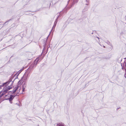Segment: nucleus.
I'll return each mask as SVG.
<instances>
[{
	"mask_svg": "<svg viewBox=\"0 0 126 126\" xmlns=\"http://www.w3.org/2000/svg\"><path fill=\"white\" fill-rule=\"evenodd\" d=\"M125 77L126 78V73L125 74Z\"/></svg>",
	"mask_w": 126,
	"mask_h": 126,
	"instance_id": "nucleus-8",
	"label": "nucleus"
},
{
	"mask_svg": "<svg viewBox=\"0 0 126 126\" xmlns=\"http://www.w3.org/2000/svg\"><path fill=\"white\" fill-rule=\"evenodd\" d=\"M39 58H37L35 60V61H34V64H36L38 62V61H39Z\"/></svg>",
	"mask_w": 126,
	"mask_h": 126,
	"instance_id": "nucleus-5",
	"label": "nucleus"
},
{
	"mask_svg": "<svg viewBox=\"0 0 126 126\" xmlns=\"http://www.w3.org/2000/svg\"><path fill=\"white\" fill-rule=\"evenodd\" d=\"M10 83V82H7L4 83L3 84V86H4V90L2 92V94L0 96V97H2L3 95L7 92V91L12 88V87H10L8 85Z\"/></svg>",
	"mask_w": 126,
	"mask_h": 126,
	"instance_id": "nucleus-2",
	"label": "nucleus"
},
{
	"mask_svg": "<svg viewBox=\"0 0 126 126\" xmlns=\"http://www.w3.org/2000/svg\"><path fill=\"white\" fill-rule=\"evenodd\" d=\"M28 74L27 73H25L24 74L22 77L21 78L20 81H22L23 82L26 81L28 78Z\"/></svg>",
	"mask_w": 126,
	"mask_h": 126,
	"instance_id": "nucleus-3",
	"label": "nucleus"
},
{
	"mask_svg": "<svg viewBox=\"0 0 126 126\" xmlns=\"http://www.w3.org/2000/svg\"><path fill=\"white\" fill-rule=\"evenodd\" d=\"M14 96L13 95H10V97L8 99H9L10 101V103H12V101L13 99L14 98Z\"/></svg>",
	"mask_w": 126,
	"mask_h": 126,
	"instance_id": "nucleus-4",
	"label": "nucleus"
},
{
	"mask_svg": "<svg viewBox=\"0 0 126 126\" xmlns=\"http://www.w3.org/2000/svg\"><path fill=\"white\" fill-rule=\"evenodd\" d=\"M56 23H55H55H54V25L52 28V29H53V28H55V27L56 26Z\"/></svg>",
	"mask_w": 126,
	"mask_h": 126,
	"instance_id": "nucleus-7",
	"label": "nucleus"
},
{
	"mask_svg": "<svg viewBox=\"0 0 126 126\" xmlns=\"http://www.w3.org/2000/svg\"><path fill=\"white\" fill-rule=\"evenodd\" d=\"M103 47H105V46H104Z\"/></svg>",
	"mask_w": 126,
	"mask_h": 126,
	"instance_id": "nucleus-13",
	"label": "nucleus"
},
{
	"mask_svg": "<svg viewBox=\"0 0 126 126\" xmlns=\"http://www.w3.org/2000/svg\"><path fill=\"white\" fill-rule=\"evenodd\" d=\"M125 64L126 66V62L125 63Z\"/></svg>",
	"mask_w": 126,
	"mask_h": 126,
	"instance_id": "nucleus-10",
	"label": "nucleus"
},
{
	"mask_svg": "<svg viewBox=\"0 0 126 126\" xmlns=\"http://www.w3.org/2000/svg\"><path fill=\"white\" fill-rule=\"evenodd\" d=\"M7 96V95H5V96Z\"/></svg>",
	"mask_w": 126,
	"mask_h": 126,
	"instance_id": "nucleus-14",
	"label": "nucleus"
},
{
	"mask_svg": "<svg viewBox=\"0 0 126 126\" xmlns=\"http://www.w3.org/2000/svg\"><path fill=\"white\" fill-rule=\"evenodd\" d=\"M24 69L22 68L21 69L19 70L18 72V74H19Z\"/></svg>",
	"mask_w": 126,
	"mask_h": 126,
	"instance_id": "nucleus-6",
	"label": "nucleus"
},
{
	"mask_svg": "<svg viewBox=\"0 0 126 126\" xmlns=\"http://www.w3.org/2000/svg\"><path fill=\"white\" fill-rule=\"evenodd\" d=\"M86 1L87 2H88L89 1V0H86Z\"/></svg>",
	"mask_w": 126,
	"mask_h": 126,
	"instance_id": "nucleus-9",
	"label": "nucleus"
},
{
	"mask_svg": "<svg viewBox=\"0 0 126 126\" xmlns=\"http://www.w3.org/2000/svg\"><path fill=\"white\" fill-rule=\"evenodd\" d=\"M97 37V38L98 39H99V38L98 37Z\"/></svg>",
	"mask_w": 126,
	"mask_h": 126,
	"instance_id": "nucleus-11",
	"label": "nucleus"
},
{
	"mask_svg": "<svg viewBox=\"0 0 126 126\" xmlns=\"http://www.w3.org/2000/svg\"><path fill=\"white\" fill-rule=\"evenodd\" d=\"M26 87V84L25 83L23 84L21 88L18 86L17 85L14 89V90L12 92V93L13 94L16 92V93H18L20 94H22L24 91V90Z\"/></svg>",
	"mask_w": 126,
	"mask_h": 126,
	"instance_id": "nucleus-1",
	"label": "nucleus"
},
{
	"mask_svg": "<svg viewBox=\"0 0 126 126\" xmlns=\"http://www.w3.org/2000/svg\"><path fill=\"white\" fill-rule=\"evenodd\" d=\"M86 5H88V4H86Z\"/></svg>",
	"mask_w": 126,
	"mask_h": 126,
	"instance_id": "nucleus-12",
	"label": "nucleus"
}]
</instances>
